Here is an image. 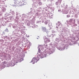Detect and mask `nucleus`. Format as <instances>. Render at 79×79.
<instances>
[{"mask_svg":"<svg viewBox=\"0 0 79 79\" xmlns=\"http://www.w3.org/2000/svg\"><path fill=\"white\" fill-rule=\"evenodd\" d=\"M42 57H41V56L40 55V56L39 57L37 56L36 57H34L33 58L31 61V63L32 62H33L32 64H35V63H37V61H38L39 60V58H42Z\"/></svg>","mask_w":79,"mask_h":79,"instance_id":"1","label":"nucleus"},{"mask_svg":"<svg viewBox=\"0 0 79 79\" xmlns=\"http://www.w3.org/2000/svg\"><path fill=\"white\" fill-rule=\"evenodd\" d=\"M14 3L15 4V5L16 6V5H18V4H19V2L18 1H15V2Z\"/></svg>","mask_w":79,"mask_h":79,"instance_id":"2","label":"nucleus"},{"mask_svg":"<svg viewBox=\"0 0 79 79\" xmlns=\"http://www.w3.org/2000/svg\"><path fill=\"white\" fill-rule=\"evenodd\" d=\"M24 4V2L23 1H22V2H19V5L22 6V5H23Z\"/></svg>","mask_w":79,"mask_h":79,"instance_id":"3","label":"nucleus"},{"mask_svg":"<svg viewBox=\"0 0 79 79\" xmlns=\"http://www.w3.org/2000/svg\"><path fill=\"white\" fill-rule=\"evenodd\" d=\"M46 37V36H44V39H45V38Z\"/></svg>","mask_w":79,"mask_h":79,"instance_id":"4","label":"nucleus"}]
</instances>
